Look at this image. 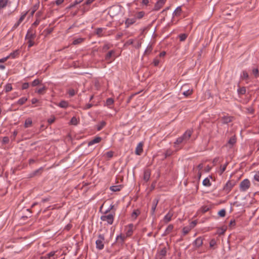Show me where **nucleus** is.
I'll use <instances>...</instances> for the list:
<instances>
[{
	"label": "nucleus",
	"instance_id": "35",
	"mask_svg": "<svg viewBox=\"0 0 259 259\" xmlns=\"http://www.w3.org/2000/svg\"><path fill=\"white\" fill-rule=\"evenodd\" d=\"M191 230V228L190 227H185L183 228V234L184 236L187 235Z\"/></svg>",
	"mask_w": 259,
	"mask_h": 259
},
{
	"label": "nucleus",
	"instance_id": "13",
	"mask_svg": "<svg viewBox=\"0 0 259 259\" xmlns=\"http://www.w3.org/2000/svg\"><path fill=\"white\" fill-rule=\"evenodd\" d=\"M102 140V138L100 137H96L93 140H91L88 142V146H91L95 144L99 143Z\"/></svg>",
	"mask_w": 259,
	"mask_h": 259
},
{
	"label": "nucleus",
	"instance_id": "34",
	"mask_svg": "<svg viewBox=\"0 0 259 259\" xmlns=\"http://www.w3.org/2000/svg\"><path fill=\"white\" fill-rule=\"evenodd\" d=\"M59 106L61 108H66L68 106V103L65 101H61L59 103Z\"/></svg>",
	"mask_w": 259,
	"mask_h": 259
},
{
	"label": "nucleus",
	"instance_id": "53",
	"mask_svg": "<svg viewBox=\"0 0 259 259\" xmlns=\"http://www.w3.org/2000/svg\"><path fill=\"white\" fill-rule=\"evenodd\" d=\"M105 155L108 158H111L113 156V152L112 151H108L106 153Z\"/></svg>",
	"mask_w": 259,
	"mask_h": 259
},
{
	"label": "nucleus",
	"instance_id": "39",
	"mask_svg": "<svg viewBox=\"0 0 259 259\" xmlns=\"http://www.w3.org/2000/svg\"><path fill=\"white\" fill-rule=\"evenodd\" d=\"M12 90V86L11 83H7L5 87V92L8 93Z\"/></svg>",
	"mask_w": 259,
	"mask_h": 259
},
{
	"label": "nucleus",
	"instance_id": "15",
	"mask_svg": "<svg viewBox=\"0 0 259 259\" xmlns=\"http://www.w3.org/2000/svg\"><path fill=\"white\" fill-rule=\"evenodd\" d=\"M142 152H143V144H142V143L140 142L138 144V145L136 148L135 153L137 155H141Z\"/></svg>",
	"mask_w": 259,
	"mask_h": 259
},
{
	"label": "nucleus",
	"instance_id": "43",
	"mask_svg": "<svg viewBox=\"0 0 259 259\" xmlns=\"http://www.w3.org/2000/svg\"><path fill=\"white\" fill-rule=\"evenodd\" d=\"M113 103H114V100L112 98H109L106 100V104L107 106H110L112 105Z\"/></svg>",
	"mask_w": 259,
	"mask_h": 259
},
{
	"label": "nucleus",
	"instance_id": "54",
	"mask_svg": "<svg viewBox=\"0 0 259 259\" xmlns=\"http://www.w3.org/2000/svg\"><path fill=\"white\" fill-rule=\"evenodd\" d=\"M46 90V88L45 87H43L39 89L36 92L39 94H44V91Z\"/></svg>",
	"mask_w": 259,
	"mask_h": 259
},
{
	"label": "nucleus",
	"instance_id": "16",
	"mask_svg": "<svg viewBox=\"0 0 259 259\" xmlns=\"http://www.w3.org/2000/svg\"><path fill=\"white\" fill-rule=\"evenodd\" d=\"M158 203V199H154L152 202V205L151 207V214L153 215L154 214L155 209L156 208V206L157 205V204Z\"/></svg>",
	"mask_w": 259,
	"mask_h": 259
},
{
	"label": "nucleus",
	"instance_id": "22",
	"mask_svg": "<svg viewBox=\"0 0 259 259\" xmlns=\"http://www.w3.org/2000/svg\"><path fill=\"white\" fill-rule=\"evenodd\" d=\"M115 54V51L111 50L105 56V60L107 61H109L112 56Z\"/></svg>",
	"mask_w": 259,
	"mask_h": 259
},
{
	"label": "nucleus",
	"instance_id": "5",
	"mask_svg": "<svg viewBox=\"0 0 259 259\" xmlns=\"http://www.w3.org/2000/svg\"><path fill=\"white\" fill-rule=\"evenodd\" d=\"M235 185V182L234 181H228L223 187V190L227 194L229 193Z\"/></svg>",
	"mask_w": 259,
	"mask_h": 259
},
{
	"label": "nucleus",
	"instance_id": "30",
	"mask_svg": "<svg viewBox=\"0 0 259 259\" xmlns=\"http://www.w3.org/2000/svg\"><path fill=\"white\" fill-rule=\"evenodd\" d=\"M106 125V122L102 121L100 123L97 125V130L99 131L101 130Z\"/></svg>",
	"mask_w": 259,
	"mask_h": 259
},
{
	"label": "nucleus",
	"instance_id": "3",
	"mask_svg": "<svg viewBox=\"0 0 259 259\" xmlns=\"http://www.w3.org/2000/svg\"><path fill=\"white\" fill-rule=\"evenodd\" d=\"M114 216L115 213L103 215L101 217V220L106 222L108 225H112L114 222Z\"/></svg>",
	"mask_w": 259,
	"mask_h": 259
},
{
	"label": "nucleus",
	"instance_id": "21",
	"mask_svg": "<svg viewBox=\"0 0 259 259\" xmlns=\"http://www.w3.org/2000/svg\"><path fill=\"white\" fill-rule=\"evenodd\" d=\"M19 55V50H16L14 52L11 53L8 56L9 59L11 58L13 59L15 58Z\"/></svg>",
	"mask_w": 259,
	"mask_h": 259
},
{
	"label": "nucleus",
	"instance_id": "38",
	"mask_svg": "<svg viewBox=\"0 0 259 259\" xmlns=\"http://www.w3.org/2000/svg\"><path fill=\"white\" fill-rule=\"evenodd\" d=\"M167 250L166 247H163L159 251V255L162 257H164L166 255Z\"/></svg>",
	"mask_w": 259,
	"mask_h": 259
},
{
	"label": "nucleus",
	"instance_id": "29",
	"mask_svg": "<svg viewBox=\"0 0 259 259\" xmlns=\"http://www.w3.org/2000/svg\"><path fill=\"white\" fill-rule=\"evenodd\" d=\"M202 184L205 187H210L211 185L210 180L208 178H206L203 180Z\"/></svg>",
	"mask_w": 259,
	"mask_h": 259
},
{
	"label": "nucleus",
	"instance_id": "49",
	"mask_svg": "<svg viewBox=\"0 0 259 259\" xmlns=\"http://www.w3.org/2000/svg\"><path fill=\"white\" fill-rule=\"evenodd\" d=\"M70 123H71L72 124H73V125H77V123H78V121H77V118H76L75 117H73L71 119Z\"/></svg>",
	"mask_w": 259,
	"mask_h": 259
},
{
	"label": "nucleus",
	"instance_id": "47",
	"mask_svg": "<svg viewBox=\"0 0 259 259\" xmlns=\"http://www.w3.org/2000/svg\"><path fill=\"white\" fill-rule=\"evenodd\" d=\"M40 83V81L38 79H36L32 82L31 85L32 87H35L39 84Z\"/></svg>",
	"mask_w": 259,
	"mask_h": 259
},
{
	"label": "nucleus",
	"instance_id": "31",
	"mask_svg": "<svg viewBox=\"0 0 259 259\" xmlns=\"http://www.w3.org/2000/svg\"><path fill=\"white\" fill-rule=\"evenodd\" d=\"M173 153L174 151L171 149H167L165 152L164 153V158H166L167 157L170 156L173 154Z\"/></svg>",
	"mask_w": 259,
	"mask_h": 259
},
{
	"label": "nucleus",
	"instance_id": "19",
	"mask_svg": "<svg viewBox=\"0 0 259 259\" xmlns=\"http://www.w3.org/2000/svg\"><path fill=\"white\" fill-rule=\"evenodd\" d=\"M9 2V0H0V10L5 8Z\"/></svg>",
	"mask_w": 259,
	"mask_h": 259
},
{
	"label": "nucleus",
	"instance_id": "9",
	"mask_svg": "<svg viewBox=\"0 0 259 259\" xmlns=\"http://www.w3.org/2000/svg\"><path fill=\"white\" fill-rule=\"evenodd\" d=\"M166 0H158L155 4L154 10L155 11L159 10L164 5Z\"/></svg>",
	"mask_w": 259,
	"mask_h": 259
},
{
	"label": "nucleus",
	"instance_id": "10",
	"mask_svg": "<svg viewBox=\"0 0 259 259\" xmlns=\"http://www.w3.org/2000/svg\"><path fill=\"white\" fill-rule=\"evenodd\" d=\"M137 21V18L134 16L132 18H127L125 21L126 27H128L130 25L134 24Z\"/></svg>",
	"mask_w": 259,
	"mask_h": 259
},
{
	"label": "nucleus",
	"instance_id": "23",
	"mask_svg": "<svg viewBox=\"0 0 259 259\" xmlns=\"http://www.w3.org/2000/svg\"><path fill=\"white\" fill-rule=\"evenodd\" d=\"M228 163H229L228 162H226L224 165L220 166V168L219 171V173L220 175H222L223 174V172L225 171Z\"/></svg>",
	"mask_w": 259,
	"mask_h": 259
},
{
	"label": "nucleus",
	"instance_id": "48",
	"mask_svg": "<svg viewBox=\"0 0 259 259\" xmlns=\"http://www.w3.org/2000/svg\"><path fill=\"white\" fill-rule=\"evenodd\" d=\"M210 209V207L207 206H203L201 207V210L203 213H205Z\"/></svg>",
	"mask_w": 259,
	"mask_h": 259
},
{
	"label": "nucleus",
	"instance_id": "46",
	"mask_svg": "<svg viewBox=\"0 0 259 259\" xmlns=\"http://www.w3.org/2000/svg\"><path fill=\"white\" fill-rule=\"evenodd\" d=\"M34 39H28L27 40V44H28V48H30L32 46H33L35 45Z\"/></svg>",
	"mask_w": 259,
	"mask_h": 259
},
{
	"label": "nucleus",
	"instance_id": "59",
	"mask_svg": "<svg viewBox=\"0 0 259 259\" xmlns=\"http://www.w3.org/2000/svg\"><path fill=\"white\" fill-rule=\"evenodd\" d=\"M26 14H27V13H25L21 15L19 19L18 20L19 22L21 23L23 21V20L24 19V18L26 17Z\"/></svg>",
	"mask_w": 259,
	"mask_h": 259
},
{
	"label": "nucleus",
	"instance_id": "57",
	"mask_svg": "<svg viewBox=\"0 0 259 259\" xmlns=\"http://www.w3.org/2000/svg\"><path fill=\"white\" fill-rule=\"evenodd\" d=\"M246 110L247 113L250 114H253L254 111V109L252 107H249L246 108Z\"/></svg>",
	"mask_w": 259,
	"mask_h": 259
},
{
	"label": "nucleus",
	"instance_id": "24",
	"mask_svg": "<svg viewBox=\"0 0 259 259\" xmlns=\"http://www.w3.org/2000/svg\"><path fill=\"white\" fill-rule=\"evenodd\" d=\"M193 92V90L192 89H188L187 90H186L184 91L182 93V94L185 96L186 97H188L191 95Z\"/></svg>",
	"mask_w": 259,
	"mask_h": 259
},
{
	"label": "nucleus",
	"instance_id": "58",
	"mask_svg": "<svg viewBox=\"0 0 259 259\" xmlns=\"http://www.w3.org/2000/svg\"><path fill=\"white\" fill-rule=\"evenodd\" d=\"M83 0H75L73 4L70 6V7H74L75 5L81 3Z\"/></svg>",
	"mask_w": 259,
	"mask_h": 259
},
{
	"label": "nucleus",
	"instance_id": "28",
	"mask_svg": "<svg viewBox=\"0 0 259 259\" xmlns=\"http://www.w3.org/2000/svg\"><path fill=\"white\" fill-rule=\"evenodd\" d=\"M145 14V13L144 11H140L137 12L135 17L137 19H141L144 16Z\"/></svg>",
	"mask_w": 259,
	"mask_h": 259
},
{
	"label": "nucleus",
	"instance_id": "51",
	"mask_svg": "<svg viewBox=\"0 0 259 259\" xmlns=\"http://www.w3.org/2000/svg\"><path fill=\"white\" fill-rule=\"evenodd\" d=\"M139 213L140 212L138 210H135L132 214V217L133 219H135L137 218V216L139 214Z\"/></svg>",
	"mask_w": 259,
	"mask_h": 259
},
{
	"label": "nucleus",
	"instance_id": "1",
	"mask_svg": "<svg viewBox=\"0 0 259 259\" xmlns=\"http://www.w3.org/2000/svg\"><path fill=\"white\" fill-rule=\"evenodd\" d=\"M193 133V130H187L181 137L178 138L174 143V147L176 150H179L182 148V145L187 143L191 138Z\"/></svg>",
	"mask_w": 259,
	"mask_h": 259
},
{
	"label": "nucleus",
	"instance_id": "45",
	"mask_svg": "<svg viewBox=\"0 0 259 259\" xmlns=\"http://www.w3.org/2000/svg\"><path fill=\"white\" fill-rule=\"evenodd\" d=\"M112 47L111 45H110L109 44H105L102 48L103 52H106L108 50H109L111 47Z\"/></svg>",
	"mask_w": 259,
	"mask_h": 259
},
{
	"label": "nucleus",
	"instance_id": "4",
	"mask_svg": "<svg viewBox=\"0 0 259 259\" xmlns=\"http://www.w3.org/2000/svg\"><path fill=\"white\" fill-rule=\"evenodd\" d=\"M105 237L104 234H99L98 238L96 241V248L99 250H102L104 247V241Z\"/></svg>",
	"mask_w": 259,
	"mask_h": 259
},
{
	"label": "nucleus",
	"instance_id": "2",
	"mask_svg": "<svg viewBox=\"0 0 259 259\" xmlns=\"http://www.w3.org/2000/svg\"><path fill=\"white\" fill-rule=\"evenodd\" d=\"M251 184L249 180L245 179L241 181L239 185V189L241 192L246 191L250 187Z\"/></svg>",
	"mask_w": 259,
	"mask_h": 259
},
{
	"label": "nucleus",
	"instance_id": "55",
	"mask_svg": "<svg viewBox=\"0 0 259 259\" xmlns=\"http://www.w3.org/2000/svg\"><path fill=\"white\" fill-rule=\"evenodd\" d=\"M216 245V241L214 239H212L209 242V246L213 247Z\"/></svg>",
	"mask_w": 259,
	"mask_h": 259
},
{
	"label": "nucleus",
	"instance_id": "52",
	"mask_svg": "<svg viewBox=\"0 0 259 259\" xmlns=\"http://www.w3.org/2000/svg\"><path fill=\"white\" fill-rule=\"evenodd\" d=\"M218 214L221 217H224L226 215V210L224 209H221L219 212Z\"/></svg>",
	"mask_w": 259,
	"mask_h": 259
},
{
	"label": "nucleus",
	"instance_id": "40",
	"mask_svg": "<svg viewBox=\"0 0 259 259\" xmlns=\"http://www.w3.org/2000/svg\"><path fill=\"white\" fill-rule=\"evenodd\" d=\"M187 36H188V35L185 33H182L179 35L180 40L181 41H185L186 39Z\"/></svg>",
	"mask_w": 259,
	"mask_h": 259
},
{
	"label": "nucleus",
	"instance_id": "20",
	"mask_svg": "<svg viewBox=\"0 0 259 259\" xmlns=\"http://www.w3.org/2000/svg\"><path fill=\"white\" fill-rule=\"evenodd\" d=\"M122 188V185L112 186L110 187V189L113 192L119 191Z\"/></svg>",
	"mask_w": 259,
	"mask_h": 259
},
{
	"label": "nucleus",
	"instance_id": "11",
	"mask_svg": "<svg viewBox=\"0 0 259 259\" xmlns=\"http://www.w3.org/2000/svg\"><path fill=\"white\" fill-rule=\"evenodd\" d=\"M233 117L231 116H224L221 118L222 122L223 124H227L232 122Z\"/></svg>",
	"mask_w": 259,
	"mask_h": 259
},
{
	"label": "nucleus",
	"instance_id": "32",
	"mask_svg": "<svg viewBox=\"0 0 259 259\" xmlns=\"http://www.w3.org/2000/svg\"><path fill=\"white\" fill-rule=\"evenodd\" d=\"M27 101V98H26V97H22L20 99H19L17 102V104H18V105H23L26 101Z\"/></svg>",
	"mask_w": 259,
	"mask_h": 259
},
{
	"label": "nucleus",
	"instance_id": "8",
	"mask_svg": "<svg viewBox=\"0 0 259 259\" xmlns=\"http://www.w3.org/2000/svg\"><path fill=\"white\" fill-rule=\"evenodd\" d=\"M133 228L134 225L133 224H130L125 227L126 237H131L133 233Z\"/></svg>",
	"mask_w": 259,
	"mask_h": 259
},
{
	"label": "nucleus",
	"instance_id": "33",
	"mask_svg": "<svg viewBox=\"0 0 259 259\" xmlns=\"http://www.w3.org/2000/svg\"><path fill=\"white\" fill-rule=\"evenodd\" d=\"M125 239V237L123 236L122 234L118 235L116 238V241H119L120 243H123Z\"/></svg>",
	"mask_w": 259,
	"mask_h": 259
},
{
	"label": "nucleus",
	"instance_id": "41",
	"mask_svg": "<svg viewBox=\"0 0 259 259\" xmlns=\"http://www.w3.org/2000/svg\"><path fill=\"white\" fill-rule=\"evenodd\" d=\"M248 77H249L248 74L247 72V71L245 70L243 71L242 74L241 75V78L243 79H247L248 78Z\"/></svg>",
	"mask_w": 259,
	"mask_h": 259
},
{
	"label": "nucleus",
	"instance_id": "44",
	"mask_svg": "<svg viewBox=\"0 0 259 259\" xmlns=\"http://www.w3.org/2000/svg\"><path fill=\"white\" fill-rule=\"evenodd\" d=\"M70 97H73L75 95L76 92L73 89H69L67 92Z\"/></svg>",
	"mask_w": 259,
	"mask_h": 259
},
{
	"label": "nucleus",
	"instance_id": "63",
	"mask_svg": "<svg viewBox=\"0 0 259 259\" xmlns=\"http://www.w3.org/2000/svg\"><path fill=\"white\" fill-rule=\"evenodd\" d=\"M102 32L103 29L102 28H98L96 30V34L99 35H101L102 34Z\"/></svg>",
	"mask_w": 259,
	"mask_h": 259
},
{
	"label": "nucleus",
	"instance_id": "6",
	"mask_svg": "<svg viewBox=\"0 0 259 259\" xmlns=\"http://www.w3.org/2000/svg\"><path fill=\"white\" fill-rule=\"evenodd\" d=\"M36 37V33L35 30L29 28L27 32L26 35L25 36V39H34Z\"/></svg>",
	"mask_w": 259,
	"mask_h": 259
},
{
	"label": "nucleus",
	"instance_id": "36",
	"mask_svg": "<svg viewBox=\"0 0 259 259\" xmlns=\"http://www.w3.org/2000/svg\"><path fill=\"white\" fill-rule=\"evenodd\" d=\"M152 49H153V48H152V46L150 44H149L146 48L145 51V52L144 53L145 54H150L152 51Z\"/></svg>",
	"mask_w": 259,
	"mask_h": 259
},
{
	"label": "nucleus",
	"instance_id": "7",
	"mask_svg": "<svg viewBox=\"0 0 259 259\" xmlns=\"http://www.w3.org/2000/svg\"><path fill=\"white\" fill-rule=\"evenodd\" d=\"M203 238L201 237L197 238L193 242V245L196 249L201 247L203 244Z\"/></svg>",
	"mask_w": 259,
	"mask_h": 259
},
{
	"label": "nucleus",
	"instance_id": "64",
	"mask_svg": "<svg viewBox=\"0 0 259 259\" xmlns=\"http://www.w3.org/2000/svg\"><path fill=\"white\" fill-rule=\"evenodd\" d=\"M55 120V117L54 116H52L51 118L48 119V123L51 124L53 123Z\"/></svg>",
	"mask_w": 259,
	"mask_h": 259
},
{
	"label": "nucleus",
	"instance_id": "56",
	"mask_svg": "<svg viewBox=\"0 0 259 259\" xmlns=\"http://www.w3.org/2000/svg\"><path fill=\"white\" fill-rule=\"evenodd\" d=\"M252 73L255 77L258 76V70L257 68H254L252 70Z\"/></svg>",
	"mask_w": 259,
	"mask_h": 259
},
{
	"label": "nucleus",
	"instance_id": "14",
	"mask_svg": "<svg viewBox=\"0 0 259 259\" xmlns=\"http://www.w3.org/2000/svg\"><path fill=\"white\" fill-rule=\"evenodd\" d=\"M151 176V171L149 169H145L144 172L143 179L145 182H148Z\"/></svg>",
	"mask_w": 259,
	"mask_h": 259
},
{
	"label": "nucleus",
	"instance_id": "26",
	"mask_svg": "<svg viewBox=\"0 0 259 259\" xmlns=\"http://www.w3.org/2000/svg\"><path fill=\"white\" fill-rule=\"evenodd\" d=\"M32 120L30 118H28L25 120V123H24V127L25 128H28L29 127H30L32 125Z\"/></svg>",
	"mask_w": 259,
	"mask_h": 259
},
{
	"label": "nucleus",
	"instance_id": "42",
	"mask_svg": "<svg viewBox=\"0 0 259 259\" xmlns=\"http://www.w3.org/2000/svg\"><path fill=\"white\" fill-rule=\"evenodd\" d=\"M90 9V8L89 5H85L84 3L82 5V8L81 11L83 13L89 11Z\"/></svg>",
	"mask_w": 259,
	"mask_h": 259
},
{
	"label": "nucleus",
	"instance_id": "18",
	"mask_svg": "<svg viewBox=\"0 0 259 259\" xmlns=\"http://www.w3.org/2000/svg\"><path fill=\"white\" fill-rule=\"evenodd\" d=\"M174 226L172 224L169 225L165 230L163 236H165L169 234L173 230Z\"/></svg>",
	"mask_w": 259,
	"mask_h": 259
},
{
	"label": "nucleus",
	"instance_id": "61",
	"mask_svg": "<svg viewBox=\"0 0 259 259\" xmlns=\"http://www.w3.org/2000/svg\"><path fill=\"white\" fill-rule=\"evenodd\" d=\"M55 254V251H51L47 254V258L49 259L51 257L53 256Z\"/></svg>",
	"mask_w": 259,
	"mask_h": 259
},
{
	"label": "nucleus",
	"instance_id": "27",
	"mask_svg": "<svg viewBox=\"0 0 259 259\" xmlns=\"http://www.w3.org/2000/svg\"><path fill=\"white\" fill-rule=\"evenodd\" d=\"M84 40V38H77L74 39L72 44L74 45H76L81 44L82 42Z\"/></svg>",
	"mask_w": 259,
	"mask_h": 259
},
{
	"label": "nucleus",
	"instance_id": "37",
	"mask_svg": "<svg viewBox=\"0 0 259 259\" xmlns=\"http://www.w3.org/2000/svg\"><path fill=\"white\" fill-rule=\"evenodd\" d=\"M246 91L245 87H241L237 90V92L239 95H244L246 93Z\"/></svg>",
	"mask_w": 259,
	"mask_h": 259
},
{
	"label": "nucleus",
	"instance_id": "12",
	"mask_svg": "<svg viewBox=\"0 0 259 259\" xmlns=\"http://www.w3.org/2000/svg\"><path fill=\"white\" fill-rule=\"evenodd\" d=\"M173 216V212L169 211L163 218V221L165 223L167 224L171 220Z\"/></svg>",
	"mask_w": 259,
	"mask_h": 259
},
{
	"label": "nucleus",
	"instance_id": "50",
	"mask_svg": "<svg viewBox=\"0 0 259 259\" xmlns=\"http://www.w3.org/2000/svg\"><path fill=\"white\" fill-rule=\"evenodd\" d=\"M42 170H43V168L41 167H40V168H39L34 170L33 172L34 174V175L35 176H36L37 175H40L41 172H42Z\"/></svg>",
	"mask_w": 259,
	"mask_h": 259
},
{
	"label": "nucleus",
	"instance_id": "25",
	"mask_svg": "<svg viewBox=\"0 0 259 259\" xmlns=\"http://www.w3.org/2000/svg\"><path fill=\"white\" fill-rule=\"evenodd\" d=\"M182 13V8L181 7H178L176 8L175 11L173 13L174 16H180Z\"/></svg>",
	"mask_w": 259,
	"mask_h": 259
},
{
	"label": "nucleus",
	"instance_id": "17",
	"mask_svg": "<svg viewBox=\"0 0 259 259\" xmlns=\"http://www.w3.org/2000/svg\"><path fill=\"white\" fill-rule=\"evenodd\" d=\"M236 142V138L235 136L231 137L229 140L227 144L232 147Z\"/></svg>",
	"mask_w": 259,
	"mask_h": 259
},
{
	"label": "nucleus",
	"instance_id": "60",
	"mask_svg": "<svg viewBox=\"0 0 259 259\" xmlns=\"http://www.w3.org/2000/svg\"><path fill=\"white\" fill-rule=\"evenodd\" d=\"M29 83L28 82H24L22 84V90H26L29 87Z\"/></svg>",
	"mask_w": 259,
	"mask_h": 259
},
{
	"label": "nucleus",
	"instance_id": "62",
	"mask_svg": "<svg viewBox=\"0 0 259 259\" xmlns=\"http://www.w3.org/2000/svg\"><path fill=\"white\" fill-rule=\"evenodd\" d=\"M254 180L257 182H259V171H257L254 175Z\"/></svg>",
	"mask_w": 259,
	"mask_h": 259
}]
</instances>
